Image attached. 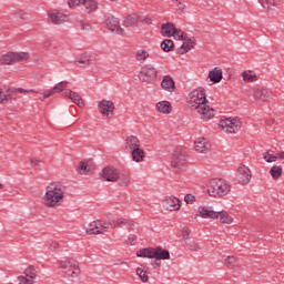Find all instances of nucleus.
Masks as SVG:
<instances>
[{"label": "nucleus", "instance_id": "nucleus-5", "mask_svg": "<svg viewBox=\"0 0 284 284\" xmlns=\"http://www.w3.org/2000/svg\"><path fill=\"white\" fill-rule=\"evenodd\" d=\"M159 77V71L152 64H144L139 73V79L143 83H153Z\"/></svg>", "mask_w": 284, "mask_h": 284}, {"label": "nucleus", "instance_id": "nucleus-8", "mask_svg": "<svg viewBox=\"0 0 284 284\" xmlns=\"http://www.w3.org/2000/svg\"><path fill=\"white\" fill-rule=\"evenodd\" d=\"M251 97L253 98V101H255V103H267V101L272 99V91L263 87L253 88L251 90Z\"/></svg>", "mask_w": 284, "mask_h": 284}, {"label": "nucleus", "instance_id": "nucleus-15", "mask_svg": "<svg viewBox=\"0 0 284 284\" xmlns=\"http://www.w3.org/2000/svg\"><path fill=\"white\" fill-rule=\"evenodd\" d=\"M195 152L199 154H207L212 150V144L205 138H199L194 142Z\"/></svg>", "mask_w": 284, "mask_h": 284}, {"label": "nucleus", "instance_id": "nucleus-35", "mask_svg": "<svg viewBox=\"0 0 284 284\" xmlns=\"http://www.w3.org/2000/svg\"><path fill=\"white\" fill-rule=\"evenodd\" d=\"M123 225L126 227H134V221L125 220L123 217L113 221V227H123Z\"/></svg>", "mask_w": 284, "mask_h": 284}, {"label": "nucleus", "instance_id": "nucleus-26", "mask_svg": "<svg viewBox=\"0 0 284 284\" xmlns=\"http://www.w3.org/2000/svg\"><path fill=\"white\" fill-rule=\"evenodd\" d=\"M162 90H166V92H174L176 87L174 85V80L170 75H164L161 82Z\"/></svg>", "mask_w": 284, "mask_h": 284}, {"label": "nucleus", "instance_id": "nucleus-4", "mask_svg": "<svg viewBox=\"0 0 284 284\" xmlns=\"http://www.w3.org/2000/svg\"><path fill=\"white\" fill-rule=\"evenodd\" d=\"M30 59V53L28 52H8L0 57V63L2 65H12L21 61H28Z\"/></svg>", "mask_w": 284, "mask_h": 284}, {"label": "nucleus", "instance_id": "nucleus-1", "mask_svg": "<svg viewBox=\"0 0 284 284\" xmlns=\"http://www.w3.org/2000/svg\"><path fill=\"white\" fill-rule=\"evenodd\" d=\"M187 103L191 110H195L201 115L202 121L214 119V109L210 106L204 89H193L189 93Z\"/></svg>", "mask_w": 284, "mask_h": 284}, {"label": "nucleus", "instance_id": "nucleus-19", "mask_svg": "<svg viewBox=\"0 0 284 284\" xmlns=\"http://www.w3.org/2000/svg\"><path fill=\"white\" fill-rule=\"evenodd\" d=\"M197 214L201 219H210L211 221L216 220V212L210 206H199Z\"/></svg>", "mask_w": 284, "mask_h": 284}, {"label": "nucleus", "instance_id": "nucleus-49", "mask_svg": "<svg viewBox=\"0 0 284 284\" xmlns=\"http://www.w3.org/2000/svg\"><path fill=\"white\" fill-rule=\"evenodd\" d=\"M113 227H114V221L101 222L102 234L103 232H105V230H113Z\"/></svg>", "mask_w": 284, "mask_h": 284}, {"label": "nucleus", "instance_id": "nucleus-9", "mask_svg": "<svg viewBox=\"0 0 284 284\" xmlns=\"http://www.w3.org/2000/svg\"><path fill=\"white\" fill-rule=\"evenodd\" d=\"M14 92H19L20 94H37V90L34 89H30V90H26V89H9L7 91V94H3V91L0 89V103H8V101H12V99H14V97H12V94H14Z\"/></svg>", "mask_w": 284, "mask_h": 284}, {"label": "nucleus", "instance_id": "nucleus-25", "mask_svg": "<svg viewBox=\"0 0 284 284\" xmlns=\"http://www.w3.org/2000/svg\"><path fill=\"white\" fill-rule=\"evenodd\" d=\"M130 154L134 163H143V161H145V151L141 149V146L131 151Z\"/></svg>", "mask_w": 284, "mask_h": 284}, {"label": "nucleus", "instance_id": "nucleus-38", "mask_svg": "<svg viewBox=\"0 0 284 284\" xmlns=\"http://www.w3.org/2000/svg\"><path fill=\"white\" fill-rule=\"evenodd\" d=\"M270 174H271L272 179H274V181H278V179H281V176H283V166H281V165L272 166L270 170Z\"/></svg>", "mask_w": 284, "mask_h": 284}, {"label": "nucleus", "instance_id": "nucleus-16", "mask_svg": "<svg viewBox=\"0 0 284 284\" xmlns=\"http://www.w3.org/2000/svg\"><path fill=\"white\" fill-rule=\"evenodd\" d=\"M98 110L100 114H104V116H110V114L114 112V102L110 100H102L98 103Z\"/></svg>", "mask_w": 284, "mask_h": 284}, {"label": "nucleus", "instance_id": "nucleus-2", "mask_svg": "<svg viewBox=\"0 0 284 284\" xmlns=\"http://www.w3.org/2000/svg\"><path fill=\"white\" fill-rule=\"evenodd\" d=\"M63 199H65V185L52 183L47 187L42 201L45 207H60Z\"/></svg>", "mask_w": 284, "mask_h": 284}, {"label": "nucleus", "instance_id": "nucleus-55", "mask_svg": "<svg viewBox=\"0 0 284 284\" xmlns=\"http://www.w3.org/2000/svg\"><path fill=\"white\" fill-rule=\"evenodd\" d=\"M19 284H34V281L29 280L26 275L18 276Z\"/></svg>", "mask_w": 284, "mask_h": 284}, {"label": "nucleus", "instance_id": "nucleus-52", "mask_svg": "<svg viewBox=\"0 0 284 284\" xmlns=\"http://www.w3.org/2000/svg\"><path fill=\"white\" fill-rule=\"evenodd\" d=\"M224 263H225L226 265H230V267H235L237 261H236V257H234V256H227V257L224 260Z\"/></svg>", "mask_w": 284, "mask_h": 284}, {"label": "nucleus", "instance_id": "nucleus-60", "mask_svg": "<svg viewBox=\"0 0 284 284\" xmlns=\"http://www.w3.org/2000/svg\"><path fill=\"white\" fill-rule=\"evenodd\" d=\"M152 265H153V267H159L161 265V260L155 258V261Z\"/></svg>", "mask_w": 284, "mask_h": 284}, {"label": "nucleus", "instance_id": "nucleus-17", "mask_svg": "<svg viewBox=\"0 0 284 284\" xmlns=\"http://www.w3.org/2000/svg\"><path fill=\"white\" fill-rule=\"evenodd\" d=\"M139 148H141V141L139 140L138 136L135 135L126 136V139L124 140V150H126V152H132Z\"/></svg>", "mask_w": 284, "mask_h": 284}, {"label": "nucleus", "instance_id": "nucleus-48", "mask_svg": "<svg viewBox=\"0 0 284 284\" xmlns=\"http://www.w3.org/2000/svg\"><path fill=\"white\" fill-rule=\"evenodd\" d=\"M90 172V165L85 162H80L79 174H88Z\"/></svg>", "mask_w": 284, "mask_h": 284}, {"label": "nucleus", "instance_id": "nucleus-59", "mask_svg": "<svg viewBox=\"0 0 284 284\" xmlns=\"http://www.w3.org/2000/svg\"><path fill=\"white\" fill-rule=\"evenodd\" d=\"M275 156H276V161H283L284 159V152H280V153H275Z\"/></svg>", "mask_w": 284, "mask_h": 284}, {"label": "nucleus", "instance_id": "nucleus-62", "mask_svg": "<svg viewBox=\"0 0 284 284\" xmlns=\"http://www.w3.org/2000/svg\"><path fill=\"white\" fill-rule=\"evenodd\" d=\"M129 241H131V243H134V241H136V236L134 235L129 236Z\"/></svg>", "mask_w": 284, "mask_h": 284}, {"label": "nucleus", "instance_id": "nucleus-7", "mask_svg": "<svg viewBox=\"0 0 284 284\" xmlns=\"http://www.w3.org/2000/svg\"><path fill=\"white\" fill-rule=\"evenodd\" d=\"M186 165H187V158L185 156V153L175 151L171 160V168L174 170V172L176 174H181L182 172H185Z\"/></svg>", "mask_w": 284, "mask_h": 284}, {"label": "nucleus", "instance_id": "nucleus-32", "mask_svg": "<svg viewBox=\"0 0 284 284\" xmlns=\"http://www.w3.org/2000/svg\"><path fill=\"white\" fill-rule=\"evenodd\" d=\"M94 61V55L90 53H82L78 59L77 63H82L83 65H92Z\"/></svg>", "mask_w": 284, "mask_h": 284}, {"label": "nucleus", "instance_id": "nucleus-13", "mask_svg": "<svg viewBox=\"0 0 284 284\" xmlns=\"http://www.w3.org/2000/svg\"><path fill=\"white\" fill-rule=\"evenodd\" d=\"M162 205L164 210H168L169 212H176L181 210V200L175 196H168L162 200Z\"/></svg>", "mask_w": 284, "mask_h": 284}, {"label": "nucleus", "instance_id": "nucleus-54", "mask_svg": "<svg viewBox=\"0 0 284 284\" xmlns=\"http://www.w3.org/2000/svg\"><path fill=\"white\" fill-rule=\"evenodd\" d=\"M69 8H79V6H83V0H69Z\"/></svg>", "mask_w": 284, "mask_h": 284}, {"label": "nucleus", "instance_id": "nucleus-24", "mask_svg": "<svg viewBox=\"0 0 284 284\" xmlns=\"http://www.w3.org/2000/svg\"><path fill=\"white\" fill-rule=\"evenodd\" d=\"M155 110L160 114H170L172 112V103L170 101H160L155 104Z\"/></svg>", "mask_w": 284, "mask_h": 284}, {"label": "nucleus", "instance_id": "nucleus-3", "mask_svg": "<svg viewBox=\"0 0 284 284\" xmlns=\"http://www.w3.org/2000/svg\"><path fill=\"white\" fill-rule=\"evenodd\" d=\"M232 191V185L223 179H213L207 184V194L214 199H223Z\"/></svg>", "mask_w": 284, "mask_h": 284}, {"label": "nucleus", "instance_id": "nucleus-27", "mask_svg": "<svg viewBox=\"0 0 284 284\" xmlns=\"http://www.w3.org/2000/svg\"><path fill=\"white\" fill-rule=\"evenodd\" d=\"M64 95L68 97V99H71L73 103H75V105H78L79 108H83V99H81V95L72 90H67L64 92Z\"/></svg>", "mask_w": 284, "mask_h": 284}, {"label": "nucleus", "instance_id": "nucleus-58", "mask_svg": "<svg viewBox=\"0 0 284 284\" xmlns=\"http://www.w3.org/2000/svg\"><path fill=\"white\" fill-rule=\"evenodd\" d=\"M181 236L183 241H187V239L190 237V229H183L181 232Z\"/></svg>", "mask_w": 284, "mask_h": 284}, {"label": "nucleus", "instance_id": "nucleus-31", "mask_svg": "<svg viewBox=\"0 0 284 284\" xmlns=\"http://www.w3.org/2000/svg\"><path fill=\"white\" fill-rule=\"evenodd\" d=\"M148 59H150V52H148V50L139 49L135 52V61H138V63H145Z\"/></svg>", "mask_w": 284, "mask_h": 284}, {"label": "nucleus", "instance_id": "nucleus-64", "mask_svg": "<svg viewBox=\"0 0 284 284\" xmlns=\"http://www.w3.org/2000/svg\"><path fill=\"white\" fill-rule=\"evenodd\" d=\"M171 1H179V0H171Z\"/></svg>", "mask_w": 284, "mask_h": 284}, {"label": "nucleus", "instance_id": "nucleus-57", "mask_svg": "<svg viewBox=\"0 0 284 284\" xmlns=\"http://www.w3.org/2000/svg\"><path fill=\"white\" fill-rule=\"evenodd\" d=\"M59 243L58 242H54V241H51L49 242V250L50 252H57V250H59Z\"/></svg>", "mask_w": 284, "mask_h": 284}, {"label": "nucleus", "instance_id": "nucleus-22", "mask_svg": "<svg viewBox=\"0 0 284 284\" xmlns=\"http://www.w3.org/2000/svg\"><path fill=\"white\" fill-rule=\"evenodd\" d=\"M63 274L64 276H67V278H71V281L79 278V274H81V268H79V262L63 271Z\"/></svg>", "mask_w": 284, "mask_h": 284}, {"label": "nucleus", "instance_id": "nucleus-41", "mask_svg": "<svg viewBox=\"0 0 284 284\" xmlns=\"http://www.w3.org/2000/svg\"><path fill=\"white\" fill-rule=\"evenodd\" d=\"M38 272L37 268L33 265H29L24 270V276L29 278V281H34L37 278Z\"/></svg>", "mask_w": 284, "mask_h": 284}, {"label": "nucleus", "instance_id": "nucleus-50", "mask_svg": "<svg viewBox=\"0 0 284 284\" xmlns=\"http://www.w3.org/2000/svg\"><path fill=\"white\" fill-rule=\"evenodd\" d=\"M79 28L82 32H90L92 30V26L85 21H81Z\"/></svg>", "mask_w": 284, "mask_h": 284}, {"label": "nucleus", "instance_id": "nucleus-47", "mask_svg": "<svg viewBox=\"0 0 284 284\" xmlns=\"http://www.w3.org/2000/svg\"><path fill=\"white\" fill-rule=\"evenodd\" d=\"M172 37L178 41H183L187 36L181 29H175Z\"/></svg>", "mask_w": 284, "mask_h": 284}, {"label": "nucleus", "instance_id": "nucleus-39", "mask_svg": "<svg viewBox=\"0 0 284 284\" xmlns=\"http://www.w3.org/2000/svg\"><path fill=\"white\" fill-rule=\"evenodd\" d=\"M136 256L141 258H154V248L149 247V248H142L136 252Z\"/></svg>", "mask_w": 284, "mask_h": 284}, {"label": "nucleus", "instance_id": "nucleus-23", "mask_svg": "<svg viewBox=\"0 0 284 284\" xmlns=\"http://www.w3.org/2000/svg\"><path fill=\"white\" fill-rule=\"evenodd\" d=\"M116 183L120 185V187H129V185L132 183V178L128 174V172L119 171Z\"/></svg>", "mask_w": 284, "mask_h": 284}, {"label": "nucleus", "instance_id": "nucleus-45", "mask_svg": "<svg viewBox=\"0 0 284 284\" xmlns=\"http://www.w3.org/2000/svg\"><path fill=\"white\" fill-rule=\"evenodd\" d=\"M190 252H201V245L194 241L185 242Z\"/></svg>", "mask_w": 284, "mask_h": 284}, {"label": "nucleus", "instance_id": "nucleus-34", "mask_svg": "<svg viewBox=\"0 0 284 284\" xmlns=\"http://www.w3.org/2000/svg\"><path fill=\"white\" fill-rule=\"evenodd\" d=\"M82 6L88 10V12L99 10V2H97V0H82Z\"/></svg>", "mask_w": 284, "mask_h": 284}, {"label": "nucleus", "instance_id": "nucleus-30", "mask_svg": "<svg viewBox=\"0 0 284 284\" xmlns=\"http://www.w3.org/2000/svg\"><path fill=\"white\" fill-rule=\"evenodd\" d=\"M153 258H158L160 261H170V252L162 250L161 247H155Z\"/></svg>", "mask_w": 284, "mask_h": 284}, {"label": "nucleus", "instance_id": "nucleus-53", "mask_svg": "<svg viewBox=\"0 0 284 284\" xmlns=\"http://www.w3.org/2000/svg\"><path fill=\"white\" fill-rule=\"evenodd\" d=\"M184 201L187 205H193L196 202V197L193 194H186Z\"/></svg>", "mask_w": 284, "mask_h": 284}, {"label": "nucleus", "instance_id": "nucleus-40", "mask_svg": "<svg viewBox=\"0 0 284 284\" xmlns=\"http://www.w3.org/2000/svg\"><path fill=\"white\" fill-rule=\"evenodd\" d=\"M242 79L245 83H252L253 81H256V72L246 70L242 72Z\"/></svg>", "mask_w": 284, "mask_h": 284}, {"label": "nucleus", "instance_id": "nucleus-21", "mask_svg": "<svg viewBox=\"0 0 284 284\" xmlns=\"http://www.w3.org/2000/svg\"><path fill=\"white\" fill-rule=\"evenodd\" d=\"M183 41V44L178 51L179 54H185L190 52V50H193L194 45H196V40L194 38L186 37Z\"/></svg>", "mask_w": 284, "mask_h": 284}, {"label": "nucleus", "instance_id": "nucleus-51", "mask_svg": "<svg viewBox=\"0 0 284 284\" xmlns=\"http://www.w3.org/2000/svg\"><path fill=\"white\" fill-rule=\"evenodd\" d=\"M55 94L54 89L52 90H44L43 91V97L39 98V101H45V99H50V97H53Z\"/></svg>", "mask_w": 284, "mask_h": 284}, {"label": "nucleus", "instance_id": "nucleus-10", "mask_svg": "<svg viewBox=\"0 0 284 284\" xmlns=\"http://www.w3.org/2000/svg\"><path fill=\"white\" fill-rule=\"evenodd\" d=\"M120 170L114 166H105L100 172V176L102 181H106L109 183H116V179H119Z\"/></svg>", "mask_w": 284, "mask_h": 284}, {"label": "nucleus", "instance_id": "nucleus-12", "mask_svg": "<svg viewBox=\"0 0 284 284\" xmlns=\"http://www.w3.org/2000/svg\"><path fill=\"white\" fill-rule=\"evenodd\" d=\"M106 28L110 30V32H114L115 34H120V37H123L125 34V30L121 28V23L119 22V19L114 16H109L105 20Z\"/></svg>", "mask_w": 284, "mask_h": 284}, {"label": "nucleus", "instance_id": "nucleus-33", "mask_svg": "<svg viewBox=\"0 0 284 284\" xmlns=\"http://www.w3.org/2000/svg\"><path fill=\"white\" fill-rule=\"evenodd\" d=\"M161 29L163 37H172L176 27L174 26V23L168 22L162 24Z\"/></svg>", "mask_w": 284, "mask_h": 284}, {"label": "nucleus", "instance_id": "nucleus-11", "mask_svg": "<svg viewBox=\"0 0 284 284\" xmlns=\"http://www.w3.org/2000/svg\"><path fill=\"white\" fill-rule=\"evenodd\" d=\"M236 179L240 185H247L250 181H252V171L250 170L248 166L240 164L237 168Z\"/></svg>", "mask_w": 284, "mask_h": 284}, {"label": "nucleus", "instance_id": "nucleus-43", "mask_svg": "<svg viewBox=\"0 0 284 284\" xmlns=\"http://www.w3.org/2000/svg\"><path fill=\"white\" fill-rule=\"evenodd\" d=\"M264 161H266V163H274L276 162V153L272 150L267 151L264 154Z\"/></svg>", "mask_w": 284, "mask_h": 284}, {"label": "nucleus", "instance_id": "nucleus-42", "mask_svg": "<svg viewBox=\"0 0 284 284\" xmlns=\"http://www.w3.org/2000/svg\"><path fill=\"white\" fill-rule=\"evenodd\" d=\"M161 48H162L163 52H172V50H174V42L170 39H165L161 43Z\"/></svg>", "mask_w": 284, "mask_h": 284}, {"label": "nucleus", "instance_id": "nucleus-6", "mask_svg": "<svg viewBox=\"0 0 284 284\" xmlns=\"http://www.w3.org/2000/svg\"><path fill=\"white\" fill-rule=\"evenodd\" d=\"M219 126L223 132L236 134L241 130V120L239 118H223L220 120Z\"/></svg>", "mask_w": 284, "mask_h": 284}, {"label": "nucleus", "instance_id": "nucleus-36", "mask_svg": "<svg viewBox=\"0 0 284 284\" xmlns=\"http://www.w3.org/2000/svg\"><path fill=\"white\" fill-rule=\"evenodd\" d=\"M138 23H139V16L136 14H131L126 17L123 21V26H125V28H134V26H138Z\"/></svg>", "mask_w": 284, "mask_h": 284}, {"label": "nucleus", "instance_id": "nucleus-61", "mask_svg": "<svg viewBox=\"0 0 284 284\" xmlns=\"http://www.w3.org/2000/svg\"><path fill=\"white\" fill-rule=\"evenodd\" d=\"M52 45V42L50 40L44 41V48H50Z\"/></svg>", "mask_w": 284, "mask_h": 284}, {"label": "nucleus", "instance_id": "nucleus-46", "mask_svg": "<svg viewBox=\"0 0 284 284\" xmlns=\"http://www.w3.org/2000/svg\"><path fill=\"white\" fill-rule=\"evenodd\" d=\"M65 88H68V81H61L53 87V92H55V94H59V92H63Z\"/></svg>", "mask_w": 284, "mask_h": 284}, {"label": "nucleus", "instance_id": "nucleus-18", "mask_svg": "<svg viewBox=\"0 0 284 284\" xmlns=\"http://www.w3.org/2000/svg\"><path fill=\"white\" fill-rule=\"evenodd\" d=\"M215 221L222 223L223 225H232L234 223V217L225 210L219 211L215 214Z\"/></svg>", "mask_w": 284, "mask_h": 284}, {"label": "nucleus", "instance_id": "nucleus-63", "mask_svg": "<svg viewBox=\"0 0 284 284\" xmlns=\"http://www.w3.org/2000/svg\"><path fill=\"white\" fill-rule=\"evenodd\" d=\"M0 190H3V184L0 183Z\"/></svg>", "mask_w": 284, "mask_h": 284}, {"label": "nucleus", "instance_id": "nucleus-37", "mask_svg": "<svg viewBox=\"0 0 284 284\" xmlns=\"http://www.w3.org/2000/svg\"><path fill=\"white\" fill-rule=\"evenodd\" d=\"M258 3L264 8H270L272 6L278 8V6H283L284 0H258Z\"/></svg>", "mask_w": 284, "mask_h": 284}, {"label": "nucleus", "instance_id": "nucleus-56", "mask_svg": "<svg viewBox=\"0 0 284 284\" xmlns=\"http://www.w3.org/2000/svg\"><path fill=\"white\" fill-rule=\"evenodd\" d=\"M41 163H43V161L37 159V158H32L30 160V165L31 168H41Z\"/></svg>", "mask_w": 284, "mask_h": 284}, {"label": "nucleus", "instance_id": "nucleus-29", "mask_svg": "<svg viewBox=\"0 0 284 284\" xmlns=\"http://www.w3.org/2000/svg\"><path fill=\"white\" fill-rule=\"evenodd\" d=\"M87 234H103V231L101 230V221L91 222L87 229Z\"/></svg>", "mask_w": 284, "mask_h": 284}, {"label": "nucleus", "instance_id": "nucleus-14", "mask_svg": "<svg viewBox=\"0 0 284 284\" xmlns=\"http://www.w3.org/2000/svg\"><path fill=\"white\" fill-rule=\"evenodd\" d=\"M48 18L50 23H53V26H61V23H65V21H68V16L59 10L49 11Z\"/></svg>", "mask_w": 284, "mask_h": 284}, {"label": "nucleus", "instance_id": "nucleus-44", "mask_svg": "<svg viewBox=\"0 0 284 284\" xmlns=\"http://www.w3.org/2000/svg\"><path fill=\"white\" fill-rule=\"evenodd\" d=\"M135 272H136L138 276L141 278L142 283H148V281L150 280L148 276V271H145L141 267H138Z\"/></svg>", "mask_w": 284, "mask_h": 284}, {"label": "nucleus", "instance_id": "nucleus-28", "mask_svg": "<svg viewBox=\"0 0 284 284\" xmlns=\"http://www.w3.org/2000/svg\"><path fill=\"white\" fill-rule=\"evenodd\" d=\"M78 262L74 258H65V260H59L57 262V265L59 267V270H62V272H65L67 270H69V267H72L73 265H75Z\"/></svg>", "mask_w": 284, "mask_h": 284}, {"label": "nucleus", "instance_id": "nucleus-20", "mask_svg": "<svg viewBox=\"0 0 284 284\" xmlns=\"http://www.w3.org/2000/svg\"><path fill=\"white\" fill-rule=\"evenodd\" d=\"M207 79L211 81V83H221V81H223V70L215 67L213 70L209 71Z\"/></svg>", "mask_w": 284, "mask_h": 284}]
</instances>
